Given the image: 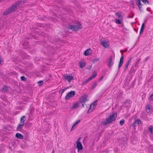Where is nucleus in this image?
Instances as JSON below:
<instances>
[{
  "instance_id": "obj_1",
  "label": "nucleus",
  "mask_w": 153,
  "mask_h": 153,
  "mask_svg": "<svg viewBox=\"0 0 153 153\" xmlns=\"http://www.w3.org/2000/svg\"><path fill=\"white\" fill-rule=\"evenodd\" d=\"M117 114L116 112L110 114L109 116L106 119V121L102 122V124L106 126L107 125L110 124L114 121L117 117Z\"/></svg>"
},
{
  "instance_id": "obj_2",
  "label": "nucleus",
  "mask_w": 153,
  "mask_h": 153,
  "mask_svg": "<svg viewBox=\"0 0 153 153\" xmlns=\"http://www.w3.org/2000/svg\"><path fill=\"white\" fill-rule=\"evenodd\" d=\"M66 27L68 30H71L74 31H77L80 28H82V24L79 22H77L75 25H68Z\"/></svg>"
},
{
  "instance_id": "obj_3",
  "label": "nucleus",
  "mask_w": 153,
  "mask_h": 153,
  "mask_svg": "<svg viewBox=\"0 0 153 153\" xmlns=\"http://www.w3.org/2000/svg\"><path fill=\"white\" fill-rule=\"evenodd\" d=\"M141 121L139 119H135L134 122L130 126L131 127H133L134 130L135 129V127L137 126H139L140 124H141Z\"/></svg>"
},
{
  "instance_id": "obj_4",
  "label": "nucleus",
  "mask_w": 153,
  "mask_h": 153,
  "mask_svg": "<svg viewBox=\"0 0 153 153\" xmlns=\"http://www.w3.org/2000/svg\"><path fill=\"white\" fill-rule=\"evenodd\" d=\"M81 138V137H79L76 142L77 145L76 147L77 149L78 152H79V150H82L83 148V147L82 143L80 142V140Z\"/></svg>"
},
{
  "instance_id": "obj_5",
  "label": "nucleus",
  "mask_w": 153,
  "mask_h": 153,
  "mask_svg": "<svg viewBox=\"0 0 153 153\" xmlns=\"http://www.w3.org/2000/svg\"><path fill=\"white\" fill-rule=\"evenodd\" d=\"M87 96L86 94H84L81 97V98L80 100V103H82V107L84 106V104H85V102L87 101Z\"/></svg>"
},
{
  "instance_id": "obj_6",
  "label": "nucleus",
  "mask_w": 153,
  "mask_h": 153,
  "mask_svg": "<svg viewBox=\"0 0 153 153\" xmlns=\"http://www.w3.org/2000/svg\"><path fill=\"white\" fill-rule=\"evenodd\" d=\"M75 94V92L74 91H71L69 92L65 97L66 100H68L70 98L74 97Z\"/></svg>"
},
{
  "instance_id": "obj_7",
  "label": "nucleus",
  "mask_w": 153,
  "mask_h": 153,
  "mask_svg": "<svg viewBox=\"0 0 153 153\" xmlns=\"http://www.w3.org/2000/svg\"><path fill=\"white\" fill-rule=\"evenodd\" d=\"M74 77L72 75H64L63 78L65 80H67L68 82H70L72 80L74 79Z\"/></svg>"
},
{
  "instance_id": "obj_8",
  "label": "nucleus",
  "mask_w": 153,
  "mask_h": 153,
  "mask_svg": "<svg viewBox=\"0 0 153 153\" xmlns=\"http://www.w3.org/2000/svg\"><path fill=\"white\" fill-rule=\"evenodd\" d=\"M25 2H26L25 0H21L19 1L16 2L15 3V4L16 6V7H17L18 9L19 8H20L22 7V5Z\"/></svg>"
},
{
  "instance_id": "obj_9",
  "label": "nucleus",
  "mask_w": 153,
  "mask_h": 153,
  "mask_svg": "<svg viewBox=\"0 0 153 153\" xmlns=\"http://www.w3.org/2000/svg\"><path fill=\"white\" fill-rule=\"evenodd\" d=\"M112 56H111L108 62V65L109 68H110L114 64V62L112 61Z\"/></svg>"
},
{
  "instance_id": "obj_10",
  "label": "nucleus",
  "mask_w": 153,
  "mask_h": 153,
  "mask_svg": "<svg viewBox=\"0 0 153 153\" xmlns=\"http://www.w3.org/2000/svg\"><path fill=\"white\" fill-rule=\"evenodd\" d=\"M108 42H106L105 41H101L100 43L105 48H108L109 47V44Z\"/></svg>"
},
{
  "instance_id": "obj_11",
  "label": "nucleus",
  "mask_w": 153,
  "mask_h": 153,
  "mask_svg": "<svg viewBox=\"0 0 153 153\" xmlns=\"http://www.w3.org/2000/svg\"><path fill=\"white\" fill-rule=\"evenodd\" d=\"M9 8L12 13L14 12L18 9L17 7H16L15 3L12 5Z\"/></svg>"
},
{
  "instance_id": "obj_12",
  "label": "nucleus",
  "mask_w": 153,
  "mask_h": 153,
  "mask_svg": "<svg viewBox=\"0 0 153 153\" xmlns=\"http://www.w3.org/2000/svg\"><path fill=\"white\" fill-rule=\"evenodd\" d=\"M132 59V58L131 57L127 61L125 66V68L124 69L123 72H125V71H126V69L128 68V66L130 62L131 61Z\"/></svg>"
},
{
  "instance_id": "obj_13",
  "label": "nucleus",
  "mask_w": 153,
  "mask_h": 153,
  "mask_svg": "<svg viewBox=\"0 0 153 153\" xmlns=\"http://www.w3.org/2000/svg\"><path fill=\"white\" fill-rule=\"evenodd\" d=\"M91 49L88 48L86 50V51H85L84 52V55L85 56H88V55H90L91 52Z\"/></svg>"
},
{
  "instance_id": "obj_14",
  "label": "nucleus",
  "mask_w": 153,
  "mask_h": 153,
  "mask_svg": "<svg viewBox=\"0 0 153 153\" xmlns=\"http://www.w3.org/2000/svg\"><path fill=\"white\" fill-rule=\"evenodd\" d=\"M130 100H125L124 104H125V106L126 107H129L130 105Z\"/></svg>"
},
{
  "instance_id": "obj_15",
  "label": "nucleus",
  "mask_w": 153,
  "mask_h": 153,
  "mask_svg": "<svg viewBox=\"0 0 153 153\" xmlns=\"http://www.w3.org/2000/svg\"><path fill=\"white\" fill-rule=\"evenodd\" d=\"M123 56H122L120 57V62H119V64L118 65V68H119L122 65L123 63Z\"/></svg>"
},
{
  "instance_id": "obj_16",
  "label": "nucleus",
  "mask_w": 153,
  "mask_h": 153,
  "mask_svg": "<svg viewBox=\"0 0 153 153\" xmlns=\"http://www.w3.org/2000/svg\"><path fill=\"white\" fill-rule=\"evenodd\" d=\"M26 117L25 116L23 115L21 117L20 123L22 124H25V121L26 120Z\"/></svg>"
},
{
  "instance_id": "obj_17",
  "label": "nucleus",
  "mask_w": 153,
  "mask_h": 153,
  "mask_svg": "<svg viewBox=\"0 0 153 153\" xmlns=\"http://www.w3.org/2000/svg\"><path fill=\"white\" fill-rule=\"evenodd\" d=\"M15 136L16 137L21 139H22L23 137V135L22 134L19 133H17L16 134Z\"/></svg>"
},
{
  "instance_id": "obj_18",
  "label": "nucleus",
  "mask_w": 153,
  "mask_h": 153,
  "mask_svg": "<svg viewBox=\"0 0 153 153\" xmlns=\"http://www.w3.org/2000/svg\"><path fill=\"white\" fill-rule=\"evenodd\" d=\"M11 13H12L10 9L9 8L7 9H6L5 11L3 12V14L4 15H6L9 14Z\"/></svg>"
},
{
  "instance_id": "obj_19",
  "label": "nucleus",
  "mask_w": 153,
  "mask_h": 153,
  "mask_svg": "<svg viewBox=\"0 0 153 153\" xmlns=\"http://www.w3.org/2000/svg\"><path fill=\"white\" fill-rule=\"evenodd\" d=\"M80 121V120H77L74 123L73 125L72 126V127L71 129V130H73L74 128H75V126L76 125L78 124L79 123V122Z\"/></svg>"
},
{
  "instance_id": "obj_20",
  "label": "nucleus",
  "mask_w": 153,
  "mask_h": 153,
  "mask_svg": "<svg viewBox=\"0 0 153 153\" xmlns=\"http://www.w3.org/2000/svg\"><path fill=\"white\" fill-rule=\"evenodd\" d=\"M135 70L134 68V67H132L131 68L129 72V74L131 75H132V74H134V72H135Z\"/></svg>"
},
{
  "instance_id": "obj_21",
  "label": "nucleus",
  "mask_w": 153,
  "mask_h": 153,
  "mask_svg": "<svg viewBox=\"0 0 153 153\" xmlns=\"http://www.w3.org/2000/svg\"><path fill=\"white\" fill-rule=\"evenodd\" d=\"M24 125V124L22 123L19 124L17 126L16 130H19L20 129H22V127Z\"/></svg>"
},
{
  "instance_id": "obj_22",
  "label": "nucleus",
  "mask_w": 153,
  "mask_h": 153,
  "mask_svg": "<svg viewBox=\"0 0 153 153\" xmlns=\"http://www.w3.org/2000/svg\"><path fill=\"white\" fill-rule=\"evenodd\" d=\"M115 14L117 15L118 18L120 19V20H122L123 19L122 16L120 14V13L119 12H117Z\"/></svg>"
},
{
  "instance_id": "obj_23",
  "label": "nucleus",
  "mask_w": 153,
  "mask_h": 153,
  "mask_svg": "<svg viewBox=\"0 0 153 153\" xmlns=\"http://www.w3.org/2000/svg\"><path fill=\"white\" fill-rule=\"evenodd\" d=\"M79 64L80 67L82 68H83L85 66V62H80Z\"/></svg>"
},
{
  "instance_id": "obj_24",
  "label": "nucleus",
  "mask_w": 153,
  "mask_h": 153,
  "mask_svg": "<svg viewBox=\"0 0 153 153\" xmlns=\"http://www.w3.org/2000/svg\"><path fill=\"white\" fill-rule=\"evenodd\" d=\"M144 26H145V24L144 23H143L141 25L140 30V34L142 33L144 30Z\"/></svg>"
},
{
  "instance_id": "obj_25",
  "label": "nucleus",
  "mask_w": 153,
  "mask_h": 153,
  "mask_svg": "<svg viewBox=\"0 0 153 153\" xmlns=\"http://www.w3.org/2000/svg\"><path fill=\"white\" fill-rule=\"evenodd\" d=\"M148 131L150 132L151 134L153 133V128L152 126H150L148 127Z\"/></svg>"
},
{
  "instance_id": "obj_26",
  "label": "nucleus",
  "mask_w": 153,
  "mask_h": 153,
  "mask_svg": "<svg viewBox=\"0 0 153 153\" xmlns=\"http://www.w3.org/2000/svg\"><path fill=\"white\" fill-rule=\"evenodd\" d=\"M97 85V83L96 81H95L93 83L92 86L91 88V89L93 90L94 88Z\"/></svg>"
},
{
  "instance_id": "obj_27",
  "label": "nucleus",
  "mask_w": 153,
  "mask_h": 153,
  "mask_svg": "<svg viewBox=\"0 0 153 153\" xmlns=\"http://www.w3.org/2000/svg\"><path fill=\"white\" fill-rule=\"evenodd\" d=\"M150 106L149 105H147L146 107V110L147 113H148L150 112Z\"/></svg>"
},
{
  "instance_id": "obj_28",
  "label": "nucleus",
  "mask_w": 153,
  "mask_h": 153,
  "mask_svg": "<svg viewBox=\"0 0 153 153\" xmlns=\"http://www.w3.org/2000/svg\"><path fill=\"white\" fill-rule=\"evenodd\" d=\"M79 105V104L78 102L74 104L72 106L71 108H75L77 107Z\"/></svg>"
},
{
  "instance_id": "obj_29",
  "label": "nucleus",
  "mask_w": 153,
  "mask_h": 153,
  "mask_svg": "<svg viewBox=\"0 0 153 153\" xmlns=\"http://www.w3.org/2000/svg\"><path fill=\"white\" fill-rule=\"evenodd\" d=\"M91 106H92V105H90V108L88 111L87 113L88 114H89V113H91V112L93 111V109H94V108H91Z\"/></svg>"
},
{
  "instance_id": "obj_30",
  "label": "nucleus",
  "mask_w": 153,
  "mask_h": 153,
  "mask_svg": "<svg viewBox=\"0 0 153 153\" xmlns=\"http://www.w3.org/2000/svg\"><path fill=\"white\" fill-rule=\"evenodd\" d=\"M120 19H115V20H114V21L117 24H121V21H120Z\"/></svg>"
},
{
  "instance_id": "obj_31",
  "label": "nucleus",
  "mask_w": 153,
  "mask_h": 153,
  "mask_svg": "<svg viewBox=\"0 0 153 153\" xmlns=\"http://www.w3.org/2000/svg\"><path fill=\"white\" fill-rule=\"evenodd\" d=\"M97 100H96L94 103H92L91 105H93V108H94L96 106L95 105H96L97 102Z\"/></svg>"
},
{
  "instance_id": "obj_32",
  "label": "nucleus",
  "mask_w": 153,
  "mask_h": 153,
  "mask_svg": "<svg viewBox=\"0 0 153 153\" xmlns=\"http://www.w3.org/2000/svg\"><path fill=\"white\" fill-rule=\"evenodd\" d=\"M140 1H141V0H136V4L138 5V6H139L141 5V3L140 2Z\"/></svg>"
},
{
  "instance_id": "obj_33",
  "label": "nucleus",
  "mask_w": 153,
  "mask_h": 153,
  "mask_svg": "<svg viewBox=\"0 0 153 153\" xmlns=\"http://www.w3.org/2000/svg\"><path fill=\"white\" fill-rule=\"evenodd\" d=\"M141 1H142L143 3H145L146 4H149V1L147 0H141Z\"/></svg>"
},
{
  "instance_id": "obj_34",
  "label": "nucleus",
  "mask_w": 153,
  "mask_h": 153,
  "mask_svg": "<svg viewBox=\"0 0 153 153\" xmlns=\"http://www.w3.org/2000/svg\"><path fill=\"white\" fill-rule=\"evenodd\" d=\"M21 79L22 81H26L27 79L24 76H22L21 77Z\"/></svg>"
},
{
  "instance_id": "obj_35",
  "label": "nucleus",
  "mask_w": 153,
  "mask_h": 153,
  "mask_svg": "<svg viewBox=\"0 0 153 153\" xmlns=\"http://www.w3.org/2000/svg\"><path fill=\"white\" fill-rule=\"evenodd\" d=\"M3 90L4 91H8V88L7 86H4L3 88Z\"/></svg>"
},
{
  "instance_id": "obj_36",
  "label": "nucleus",
  "mask_w": 153,
  "mask_h": 153,
  "mask_svg": "<svg viewBox=\"0 0 153 153\" xmlns=\"http://www.w3.org/2000/svg\"><path fill=\"white\" fill-rule=\"evenodd\" d=\"M97 73L96 71L94 72L92 74V76H91L92 78H95L97 76Z\"/></svg>"
},
{
  "instance_id": "obj_37",
  "label": "nucleus",
  "mask_w": 153,
  "mask_h": 153,
  "mask_svg": "<svg viewBox=\"0 0 153 153\" xmlns=\"http://www.w3.org/2000/svg\"><path fill=\"white\" fill-rule=\"evenodd\" d=\"M99 58H94V59H93L92 61L93 63H94L98 62V61H99Z\"/></svg>"
},
{
  "instance_id": "obj_38",
  "label": "nucleus",
  "mask_w": 153,
  "mask_h": 153,
  "mask_svg": "<svg viewBox=\"0 0 153 153\" xmlns=\"http://www.w3.org/2000/svg\"><path fill=\"white\" fill-rule=\"evenodd\" d=\"M125 120L123 119L120 120V125H123L124 123Z\"/></svg>"
},
{
  "instance_id": "obj_39",
  "label": "nucleus",
  "mask_w": 153,
  "mask_h": 153,
  "mask_svg": "<svg viewBox=\"0 0 153 153\" xmlns=\"http://www.w3.org/2000/svg\"><path fill=\"white\" fill-rule=\"evenodd\" d=\"M130 3L131 5L132 6V7L133 8H134V0H130Z\"/></svg>"
},
{
  "instance_id": "obj_40",
  "label": "nucleus",
  "mask_w": 153,
  "mask_h": 153,
  "mask_svg": "<svg viewBox=\"0 0 153 153\" xmlns=\"http://www.w3.org/2000/svg\"><path fill=\"white\" fill-rule=\"evenodd\" d=\"M38 84H39V86H41L42 85L43 83V81L42 80H40L38 82Z\"/></svg>"
},
{
  "instance_id": "obj_41",
  "label": "nucleus",
  "mask_w": 153,
  "mask_h": 153,
  "mask_svg": "<svg viewBox=\"0 0 153 153\" xmlns=\"http://www.w3.org/2000/svg\"><path fill=\"white\" fill-rule=\"evenodd\" d=\"M89 82L88 80L87 79L86 80H85L84 81H83L82 82V85H85L86 83H88Z\"/></svg>"
},
{
  "instance_id": "obj_42",
  "label": "nucleus",
  "mask_w": 153,
  "mask_h": 153,
  "mask_svg": "<svg viewBox=\"0 0 153 153\" xmlns=\"http://www.w3.org/2000/svg\"><path fill=\"white\" fill-rule=\"evenodd\" d=\"M26 125L27 127H29L31 126V125H32V124L29 122H27L26 123Z\"/></svg>"
},
{
  "instance_id": "obj_43",
  "label": "nucleus",
  "mask_w": 153,
  "mask_h": 153,
  "mask_svg": "<svg viewBox=\"0 0 153 153\" xmlns=\"http://www.w3.org/2000/svg\"><path fill=\"white\" fill-rule=\"evenodd\" d=\"M138 7L139 8L140 11L141 12H143V10L142 9V7L141 6V5H140V6H138Z\"/></svg>"
},
{
  "instance_id": "obj_44",
  "label": "nucleus",
  "mask_w": 153,
  "mask_h": 153,
  "mask_svg": "<svg viewBox=\"0 0 153 153\" xmlns=\"http://www.w3.org/2000/svg\"><path fill=\"white\" fill-rule=\"evenodd\" d=\"M48 19L47 17H43L42 18H41V19L40 20H45L46 21V19Z\"/></svg>"
},
{
  "instance_id": "obj_45",
  "label": "nucleus",
  "mask_w": 153,
  "mask_h": 153,
  "mask_svg": "<svg viewBox=\"0 0 153 153\" xmlns=\"http://www.w3.org/2000/svg\"><path fill=\"white\" fill-rule=\"evenodd\" d=\"M149 99L153 101V94L150 96Z\"/></svg>"
},
{
  "instance_id": "obj_46",
  "label": "nucleus",
  "mask_w": 153,
  "mask_h": 153,
  "mask_svg": "<svg viewBox=\"0 0 153 153\" xmlns=\"http://www.w3.org/2000/svg\"><path fill=\"white\" fill-rule=\"evenodd\" d=\"M131 13H132V16H128V18H133V16H134V14L132 12H131Z\"/></svg>"
},
{
  "instance_id": "obj_47",
  "label": "nucleus",
  "mask_w": 153,
  "mask_h": 153,
  "mask_svg": "<svg viewBox=\"0 0 153 153\" xmlns=\"http://www.w3.org/2000/svg\"><path fill=\"white\" fill-rule=\"evenodd\" d=\"M67 88H66L65 89H62L61 91V93L62 94L64 92V91Z\"/></svg>"
},
{
  "instance_id": "obj_48",
  "label": "nucleus",
  "mask_w": 153,
  "mask_h": 153,
  "mask_svg": "<svg viewBox=\"0 0 153 153\" xmlns=\"http://www.w3.org/2000/svg\"><path fill=\"white\" fill-rule=\"evenodd\" d=\"M93 79L92 77H89V78H88L87 79L88 80V82H89L90 80H91V79Z\"/></svg>"
},
{
  "instance_id": "obj_49",
  "label": "nucleus",
  "mask_w": 153,
  "mask_h": 153,
  "mask_svg": "<svg viewBox=\"0 0 153 153\" xmlns=\"http://www.w3.org/2000/svg\"><path fill=\"white\" fill-rule=\"evenodd\" d=\"M103 77H104V76H102L99 79V82L100 81H101L103 79Z\"/></svg>"
},
{
  "instance_id": "obj_50",
  "label": "nucleus",
  "mask_w": 153,
  "mask_h": 153,
  "mask_svg": "<svg viewBox=\"0 0 153 153\" xmlns=\"http://www.w3.org/2000/svg\"><path fill=\"white\" fill-rule=\"evenodd\" d=\"M91 67H92V65H89L88 67V68H87V69H88L89 70H90V68H91Z\"/></svg>"
},
{
  "instance_id": "obj_51",
  "label": "nucleus",
  "mask_w": 153,
  "mask_h": 153,
  "mask_svg": "<svg viewBox=\"0 0 153 153\" xmlns=\"http://www.w3.org/2000/svg\"><path fill=\"white\" fill-rule=\"evenodd\" d=\"M146 10L149 11H150V9L149 7L146 8Z\"/></svg>"
},
{
  "instance_id": "obj_52",
  "label": "nucleus",
  "mask_w": 153,
  "mask_h": 153,
  "mask_svg": "<svg viewBox=\"0 0 153 153\" xmlns=\"http://www.w3.org/2000/svg\"><path fill=\"white\" fill-rule=\"evenodd\" d=\"M1 56H0V65H1Z\"/></svg>"
},
{
  "instance_id": "obj_53",
  "label": "nucleus",
  "mask_w": 153,
  "mask_h": 153,
  "mask_svg": "<svg viewBox=\"0 0 153 153\" xmlns=\"http://www.w3.org/2000/svg\"><path fill=\"white\" fill-rule=\"evenodd\" d=\"M149 148L152 149V150H153V147L152 146H150Z\"/></svg>"
},
{
  "instance_id": "obj_54",
  "label": "nucleus",
  "mask_w": 153,
  "mask_h": 153,
  "mask_svg": "<svg viewBox=\"0 0 153 153\" xmlns=\"http://www.w3.org/2000/svg\"><path fill=\"white\" fill-rule=\"evenodd\" d=\"M127 51V49L126 48V49H125L124 50H123V51L124 52H126Z\"/></svg>"
},
{
  "instance_id": "obj_55",
  "label": "nucleus",
  "mask_w": 153,
  "mask_h": 153,
  "mask_svg": "<svg viewBox=\"0 0 153 153\" xmlns=\"http://www.w3.org/2000/svg\"><path fill=\"white\" fill-rule=\"evenodd\" d=\"M38 26H39V27H41V24H39V23L38 24Z\"/></svg>"
},
{
  "instance_id": "obj_56",
  "label": "nucleus",
  "mask_w": 153,
  "mask_h": 153,
  "mask_svg": "<svg viewBox=\"0 0 153 153\" xmlns=\"http://www.w3.org/2000/svg\"><path fill=\"white\" fill-rule=\"evenodd\" d=\"M123 51L122 50H121L120 51V52L122 53V54L123 55Z\"/></svg>"
},
{
  "instance_id": "obj_57",
  "label": "nucleus",
  "mask_w": 153,
  "mask_h": 153,
  "mask_svg": "<svg viewBox=\"0 0 153 153\" xmlns=\"http://www.w3.org/2000/svg\"><path fill=\"white\" fill-rule=\"evenodd\" d=\"M123 25H124L123 24H122L121 26V27H123Z\"/></svg>"
},
{
  "instance_id": "obj_58",
  "label": "nucleus",
  "mask_w": 153,
  "mask_h": 153,
  "mask_svg": "<svg viewBox=\"0 0 153 153\" xmlns=\"http://www.w3.org/2000/svg\"><path fill=\"white\" fill-rule=\"evenodd\" d=\"M134 30H135V31H137V30L136 29H134Z\"/></svg>"
},
{
  "instance_id": "obj_59",
  "label": "nucleus",
  "mask_w": 153,
  "mask_h": 153,
  "mask_svg": "<svg viewBox=\"0 0 153 153\" xmlns=\"http://www.w3.org/2000/svg\"><path fill=\"white\" fill-rule=\"evenodd\" d=\"M143 4H142L141 3V7H142V6H143Z\"/></svg>"
},
{
  "instance_id": "obj_60",
  "label": "nucleus",
  "mask_w": 153,
  "mask_h": 153,
  "mask_svg": "<svg viewBox=\"0 0 153 153\" xmlns=\"http://www.w3.org/2000/svg\"><path fill=\"white\" fill-rule=\"evenodd\" d=\"M54 152V150H53V151L52 152V153H53Z\"/></svg>"
},
{
  "instance_id": "obj_61",
  "label": "nucleus",
  "mask_w": 153,
  "mask_h": 153,
  "mask_svg": "<svg viewBox=\"0 0 153 153\" xmlns=\"http://www.w3.org/2000/svg\"><path fill=\"white\" fill-rule=\"evenodd\" d=\"M139 60H140L139 59H138V61H137V62L136 63V64L137 63V62Z\"/></svg>"
},
{
  "instance_id": "obj_62",
  "label": "nucleus",
  "mask_w": 153,
  "mask_h": 153,
  "mask_svg": "<svg viewBox=\"0 0 153 153\" xmlns=\"http://www.w3.org/2000/svg\"><path fill=\"white\" fill-rule=\"evenodd\" d=\"M146 22V20H145V22Z\"/></svg>"
},
{
  "instance_id": "obj_63",
  "label": "nucleus",
  "mask_w": 153,
  "mask_h": 153,
  "mask_svg": "<svg viewBox=\"0 0 153 153\" xmlns=\"http://www.w3.org/2000/svg\"><path fill=\"white\" fill-rule=\"evenodd\" d=\"M2 0H0V1H1Z\"/></svg>"
}]
</instances>
